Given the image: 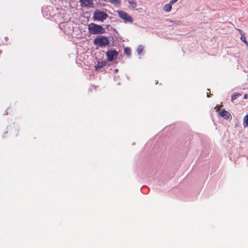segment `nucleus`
Masks as SVG:
<instances>
[{"mask_svg": "<svg viewBox=\"0 0 248 248\" xmlns=\"http://www.w3.org/2000/svg\"><path fill=\"white\" fill-rule=\"evenodd\" d=\"M177 1H178V0H171L170 1V3H171L172 5L173 3H175Z\"/></svg>", "mask_w": 248, "mask_h": 248, "instance_id": "17", "label": "nucleus"}, {"mask_svg": "<svg viewBox=\"0 0 248 248\" xmlns=\"http://www.w3.org/2000/svg\"><path fill=\"white\" fill-rule=\"evenodd\" d=\"M243 124L244 127H246L248 126V114L244 116Z\"/></svg>", "mask_w": 248, "mask_h": 248, "instance_id": "10", "label": "nucleus"}, {"mask_svg": "<svg viewBox=\"0 0 248 248\" xmlns=\"http://www.w3.org/2000/svg\"><path fill=\"white\" fill-rule=\"evenodd\" d=\"M219 115L226 120H231L232 117L230 113L225 110L224 109H222L219 112Z\"/></svg>", "mask_w": 248, "mask_h": 248, "instance_id": "7", "label": "nucleus"}, {"mask_svg": "<svg viewBox=\"0 0 248 248\" xmlns=\"http://www.w3.org/2000/svg\"><path fill=\"white\" fill-rule=\"evenodd\" d=\"M89 32L92 34H102L105 32V30L101 25L91 23L88 25Z\"/></svg>", "mask_w": 248, "mask_h": 248, "instance_id": "1", "label": "nucleus"}, {"mask_svg": "<svg viewBox=\"0 0 248 248\" xmlns=\"http://www.w3.org/2000/svg\"><path fill=\"white\" fill-rule=\"evenodd\" d=\"M107 64V62L105 61H98L97 64L95 65L96 69H98V68H102L104 66H105Z\"/></svg>", "mask_w": 248, "mask_h": 248, "instance_id": "8", "label": "nucleus"}, {"mask_svg": "<svg viewBox=\"0 0 248 248\" xmlns=\"http://www.w3.org/2000/svg\"><path fill=\"white\" fill-rule=\"evenodd\" d=\"M143 47L141 45H140L137 48V52L139 55H140L143 51Z\"/></svg>", "mask_w": 248, "mask_h": 248, "instance_id": "13", "label": "nucleus"}, {"mask_svg": "<svg viewBox=\"0 0 248 248\" xmlns=\"http://www.w3.org/2000/svg\"><path fill=\"white\" fill-rule=\"evenodd\" d=\"M95 46L99 47L106 46L109 44L108 37L103 35L97 36L93 40Z\"/></svg>", "mask_w": 248, "mask_h": 248, "instance_id": "3", "label": "nucleus"}, {"mask_svg": "<svg viewBox=\"0 0 248 248\" xmlns=\"http://www.w3.org/2000/svg\"><path fill=\"white\" fill-rule=\"evenodd\" d=\"M109 1L114 5H118L120 3V0H108Z\"/></svg>", "mask_w": 248, "mask_h": 248, "instance_id": "14", "label": "nucleus"}, {"mask_svg": "<svg viewBox=\"0 0 248 248\" xmlns=\"http://www.w3.org/2000/svg\"><path fill=\"white\" fill-rule=\"evenodd\" d=\"M172 4L170 3L165 4L163 7V10L166 12H170L172 8Z\"/></svg>", "mask_w": 248, "mask_h": 248, "instance_id": "9", "label": "nucleus"}, {"mask_svg": "<svg viewBox=\"0 0 248 248\" xmlns=\"http://www.w3.org/2000/svg\"><path fill=\"white\" fill-rule=\"evenodd\" d=\"M124 53L127 56H130L131 55V49L129 47H126L124 49Z\"/></svg>", "mask_w": 248, "mask_h": 248, "instance_id": "12", "label": "nucleus"}, {"mask_svg": "<svg viewBox=\"0 0 248 248\" xmlns=\"http://www.w3.org/2000/svg\"><path fill=\"white\" fill-rule=\"evenodd\" d=\"M212 95L211 94H210V95H208V94H207V97H210V95Z\"/></svg>", "mask_w": 248, "mask_h": 248, "instance_id": "20", "label": "nucleus"}, {"mask_svg": "<svg viewBox=\"0 0 248 248\" xmlns=\"http://www.w3.org/2000/svg\"><path fill=\"white\" fill-rule=\"evenodd\" d=\"M106 55L107 56L108 61L112 62L117 59L118 52L114 49H110L106 53Z\"/></svg>", "mask_w": 248, "mask_h": 248, "instance_id": "5", "label": "nucleus"}, {"mask_svg": "<svg viewBox=\"0 0 248 248\" xmlns=\"http://www.w3.org/2000/svg\"><path fill=\"white\" fill-rule=\"evenodd\" d=\"M80 6L82 7L93 8V0H79Z\"/></svg>", "mask_w": 248, "mask_h": 248, "instance_id": "6", "label": "nucleus"}, {"mask_svg": "<svg viewBox=\"0 0 248 248\" xmlns=\"http://www.w3.org/2000/svg\"><path fill=\"white\" fill-rule=\"evenodd\" d=\"M240 95V94L238 93H235L234 94H233L232 96V100H235L237 98V97Z\"/></svg>", "mask_w": 248, "mask_h": 248, "instance_id": "16", "label": "nucleus"}, {"mask_svg": "<svg viewBox=\"0 0 248 248\" xmlns=\"http://www.w3.org/2000/svg\"><path fill=\"white\" fill-rule=\"evenodd\" d=\"M117 13H118L119 17L124 20L125 23L128 22L132 23L133 22V17L125 12L118 10Z\"/></svg>", "mask_w": 248, "mask_h": 248, "instance_id": "4", "label": "nucleus"}, {"mask_svg": "<svg viewBox=\"0 0 248 248\" xmlns=\"http://www.w3.org/2000/svg\"><path fill=\"white\" fill-rule=\"evenodd\" d=\"M246 45H247V46L248 49V44H246Z\"/></svg>", "mask_w": 248, "mask_h": 248, "instance_id": "21", "label": "nucleus"}, {"mask_svg": "<svg viewBox=\"0 0 248 248\" xmlns=\"http://www.w3.org/2000/svg\"><path fill=\"white\" fill-rule=\"evenodd\" d=\"M248 95L246 94L244 95V99H247L248 98Z\"/></svg>", "mask_w": 248, "mask_h": 248, "instance_id": "18", "label": "nucleus"}, {"mask_svg": "<svg viewBox=\"0 0 248 248\" xmlns=\"http://www.w3.org/2000/svg\"><path fill=\"white\" fill-rule=\"evenodd\" d=\"M241 40L243 42H244L246 44H248V42L246 40V38L245 36H244V34H243V35L241 34Z\"/></svg>", "mask_w": 248, "mask_h": 248, "instance_id": "15", "label": "nucleus"}, {"mask_svg": "<svg viewBox=\"0 0 248 248\" xmlns=\"http://www.w3.org/2000/svg\"><path fill=\"white\" fill-rule=\"evenodd\" d=\"M128 2L133 8H135L137 6V2L135 0H128Z\"/></svg>", "mask_w": 248, "mask_h": 248, "instance_id": "11", "label": "nucleus"}, {"mask_svg": "<svg viewBox=\"0 0 248 248\" xmlns=\"http://www.w3.org/2000/svg\"><path fill=\"white\" fill-rule=\"evenodd\" d=\"M167 21L170 22V23H173L174 21L171 20H170V19H167Z\"/></svg>", "mask_w": 248, "mask_h": 248, "instance_id": "19", "label": "nucleus"}, {"mask_svg": "<svg viewBox=\"0 0 248 248\" xmlns=\"http://www.w3.org/2000/svg\"><path fill=\"white\" fill-rule=\"evenodd\" d=\"M108 17L105 12L96 9L93 13V19L94 21L104 22Z\"/></svg>", "mask_w": 248, "mask_h": 248, "instance_id": "2", "label": "nucleus"}]
</instances>
